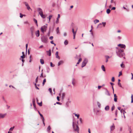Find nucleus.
<instances>
[{
    "label": "nucleus",
    "mask_w": 133,
    "mask_h": 133,
    "mask_svg": "<svg viewBox=\"0 0 133 133\" xmlns=\"http://www.w3.org/2000/svg\"><path fill=\"white\" fill-rule=\"evenodd\" d=\"M115 78L114 77H112L111 79V81L112 82H114L115 81Z\"/></svg>",
    "instance_id": "nucleus-51"
},
{
    "label": "nucleus",
    "mask_w": 133,
    "mask_h": 133,
    "mask_svg": "<svg viewBox=\"0 0 133 133\" xmlns=\"http://www.w3.org/2000/svg\"><path fill=\"white\" fill-rule=\"evenodd\" d=\"M52 16L51 15H49V17L48 18L49 19V22H50L51 18L52 17Z\"/></svg>",
    "instance_id": "nucleus-42"
},
{
    "label": "nucleus",
    "mask_w": 133,
    "mask_h": 133,
    "mask_svg": "<svg viewBox=\"0 0 133 133\" xmlns=\"http://www.w3.org/2000/svg\"><path fill=\"white\" fill-rule=\"evenodd\" d=\"M110 11L111 10L109 9H107L106 10V12L108 14H109L110 13Z\"/></svg>",
    "instance_id": "nucleus-23"
},
{
    "label": "nucleus",
    "mask_w": 133,
    "mask_h": 133,
    "mask_svg": "<svg viewBox=\"0 0 133 133\" xmlns=\"http://www.w3.org/2000/svg\"><path fill=\"white\" fill-rule=\"evenodd\" d=\"M50 66L51 67H54L55 66V65L53 64L52 62L50 63Z\"/></svg>",
    "instance_id": "nucleus-47"
},
{
    "label": "nucleus",
    "mask_w": 133,
    "mask_h": 133,
    "mask_svg": "<svg viewBox=\"0 0 133 133\" xmlns=\"http://www.w3.org/2000/svg\"><path fill=\"white\" fill-rule=\"evenodd\" d=\"M109 109V105L106 106L105 108V111H108Z\"/></svg>",
    "instance_id": "nucleus-18"
},
{
    "label": "nucleus",
    "mask_w": 133,
    "mask_h": 133,
    "mask_svg": "<svg viewBox=\"0 0 133 133\" xmlns=\"http://www.w3.org/2000/svg\"><path fill=\"white\" fill-rule=\"evenodd\" d=\"M117 111H118V110H116V111L115 113V114L116 115L115 116H116V117L117 116Z\"/></svg>",
    "instance_id": "nucleus-56"
},
{
    "label": "nucleus",
    "mask_w": 133,
    "mask_h": 133,
    "mask_svg": "<svg viewBox=\"0 0 133 133\" xmlns=\"http://www.w3.org/2000/svg\"><path fill=\"white\" fill-rule=\"evenodd\" d=\"M68 41L66 40H65L64 42V44L65 45H67L68 44Z\"/></svg>",
    "instance_id": "nucleus-35"
},
{
    "label": "nucleus",
    "mask_w": 133,
    "mask_h": 133,
    "mask_svg": "<svg viewBox=\"0 0 133 133\" xmlns=\"http://www.w3.org/2000/svg\"><path fill=\"white\" fill-rule=\"evenodd\" d=\"M38 104L40 106H42V102H41L40 103H38Z\"/></svg>",
    "instance_id": "nucleus-44"
},
{
    "label": "nucleus",
    "mask_w": 133,
    "mask_h": 133,
    "mask_svg": "<svg viewBox=\"0 0 133 133\" xmlns=\"http://www.w3.org/2000/svg\"><path fill=\"white\" fill-rule=\"evenodd\" d=\"M32 103L33 104H35V100L34 98H33L32 99Z\"/></svg>",
    "instance_id": "nucleus-58"
},
{
    "label": "nucleus",
    "mask_w": 133,
    "mask_h": 133,
    "mask_svg": "<svg viewBox=\"0 0 133 133\" xmlns=\"http://www.w3.org/2000/svg\"><path fill=\"white\" fill-rule=\"evenodd\" d=\"M55 55L56 56V57L57 58H58V59H60V57L58 56V51H57L55 54Z\"/></svg>",
    "instance_id": "nucleus-16"
},
{
    "label": "nucleus",
    "mask_w": 133,
    "mask_h": 133,
    "mask_svg": "<svg viewBox=\"0 0 133 133\" xmlns=\"http://www.w3.org/2000/svg\"><path fill=\"white\" fill-rule=\"evenodd\" d=\"M118 86H119L120 87H122V86L121 85V83H120V82H118Z\"/></svg>",
    "instance_id": "nucleus-46"
},
{
    "label": "nucleus",
    "mask_w": 133,
    "mask_h": 133,
    "mask_svg": "<svg viewBox=\"0 0 133 133\" xmlns=\"http://www.w3.org/2000/svg\"><path fill=\"white\" fill-rule=\"evenodd\" d=\"M40 15L41 16V17L43 19L45 18L46 17L45 15H44L43 14V13L41 14Z\"/></svg>",
    "instance_id": "nucleus-21"
},
{
    "label": "nucleus",
    "mask_w": 133,
    "mask_h": 133,
    "mask_svg": "<svg viewBox=\"0 0 133 133\" xmlns=\"http://www.w3.org/2000/svg\"><path fill=\"white\" fill-rule=\"evenodd\" d=\"M47 54L49 56H50L51 55V49H49V51H46Z\"/></svg>",
    "instance_id": "nucleus-11"
},
{
    "label": "nucleus",
    "mask_w": 133,
    "mask_h": 133,
    "mask_svg": "<svg viewBox=\"0 0 133 133\" xmlns=\"http://www.w3.org/2000/svg\"><path fill=\"white\" fill-rule=\"evenodd\" d=\"M30 31L31 34L32 38L34 37V34L35 32V28L34 26H32L30 28Z\"/></svg>",
    "instance_id": "nucleus-4"
},
{
    "label": "nucleus",
    "mask_w": 133,
    "mask_h": 133,
    "mask_svg": "<svg viewBox=\"0 0 133 133\" xmlns=\"http://www.w3.org/2000/svg\"><path fill=\"white\" fill-rule=\"evenodd\" d=\"M35 35L37 37H38L39 36L40 33L39 30H38L37 32H36Z\"/></svg>",
    "instance_id": "nucleus-13"
},
{
    "label": "nucleus",
    "mask_w": 133,
    "mask_h": 133,
    "mask_svg": "<svg viewBox=\"0 0 133 133\" xmlns=\"http://www.w3.org/2000/svg\"><path fill=\"white\" fill-rule=\"evenodd\" d=\"M72 31L73 34H76V31L75 32L74 31V29L73 28H72Z\"/></svg>",
    "instance_id": "nucleus-43"
},
{
    "label": "nucleus",
    "mask_w": 133,
    "mask_h": 133,
    "mask_svg": "<svg viewBox=\"0 0 133 133\" xmlns=\"http://www.w3.org/2000/svg\"><path fill=\"white\" fill-rule=\"evenodd\" d=\"M120 112L121 113H123V115L125 113H126L125 111L123 109H121L120 110Z\"/></svg>",
    "instance_id": "nucleus-20"
},
{
    "label": "nucleus",
    "mask_w": 133,
    "mask_h": 133,
    "mask_svg": "<svg viewBox=\"0 0 133 133\" xmlns=\"http://www.w3.org/2000/svg\"><path fill=\"white\" fill-rule=\"evenodd\" d=\"M47 28V26L45 25L42 26L41 28V30L42 32L44 33V29L45 28Z\"/></svg>",
    "instance_id": "nucleus-7"
},
{
    "label": "nucleus",
    "mask_w": 133,
    "mask_h": 133,
    "mask_svg": "<svg viewBox=\"0 0 133 133\" xmlns=\"http://www.w3.org/2000/svg\"><path fill=\"white\" fill-rule=\"evenodd\" d=\"M128 130L129 132V133H131V132L132 130L130 127H129Z\"/></svg>",
    "instance_id": "nucleus-41"
},
{
    "label": "nucleus",
    "mask_w": 133,
    "mask_h": 133,
    "mask_svg": "<svg viewBox=\"0 0 133 133\" xmlns=\"http://www.w3.org/2000/svg\"><path fill=\"white\" fill-rule=\"evenodd\" d=\"M51 29V27H50L49 28V31L48 33V34H47L48 35V36H49L50 35V33Z\"/></svg>",
    "instance_id": "nucleus-28"
},
{
    "label": "nucleus",
    "mask_w": 133,
    "mask_h": 133,
    "mask_svg": "<svg viewBox=\"0 0 133 133\" xmlns=\"http://www.w3.org/2000/svg\"><path fill=\"white\" fill-rule=\"evenodd\" d=\"M102 24H103V26L104 27L106 25V23L105 22H102Z\"/></svg>",
    "instance_id": "nucleus-57"
},
{
    "label": "nucleus",
    "mask_w": 133,
    "mask_h": 133,
    "mask_svg": "<svg viewBox=\"0 0 133 133\" xmlns=\"http://www.w3.org/2000/svg\"><path fill=\"white\" fill-rule=\"evenodd\" d=\"M57 100L58 101H60L59 97L58 96H57Z\"/></svg>",
    "instance_id": "nucleus-64"
},
{
    "label": "nucleus",
    "mask_w": 133,
    "mask_h": 133,
    "mask_svg": "<svg viewBox=\"0 0 133 133\" xmlns=\"http://www.w3.org/2000/svg\"><path fill=\"white\" fill-rule=\"evenodd\" d=\"M82 59L81 58H80L78 62L77 63V64H79L80 62L82 61Z\"/></svg>",
    "instance_id": "nucleus-36"
},
{
    "label": "nucleus",
    "mask_w": 133,
    "mask_h": 133,
    "mask_svg": "<svg viewBox=\"0 0 133 133\" xmlns=\"http://www.w3.org/2000/svg\"><path fill=\"white\" fill-rule=\"evenodd\" d=\"M115 107L114 106V105L113 104L111 107V110L112 111H113L115 109Z\"/></svg>",
    "instance_id": "nucleus-39"
},
{
    "label": "nucleus",
    "mask_w": 133,
    "mask_h": 133,
    "mask_svg": "<svg viewBox=\"0 0 133 133\" xmlns=\"http://www.w3.org/2000/svg\"><path fill=\"white\" fill-rule=\"evenodd\" d=\"M121 66L122 68L124 67V65L123 62H122V63L121 64Z\"/></svg>",
    "instance_id": "nucleus-55"
},
{
    "label": "nucleus",
    "mask_w": 133,
    "mask_h": 133,
    "mask_svg": "<svg viewBox=\"0 0 133 133\" xmlns=\"http://www.w3.org/2000/svg\"><path fill=\"white\" fill-rule=\"evenodd\" d=\"M46 82V79L45 78H44L43 80V82L42 83V84H43V86L45 84Z\"/></svg>",
    "instance_id": "nucleus-37"
},
{
    "label": "nucleus",
    "mask_w": 133,
    "mask_h": 133,
    "mask_svg": "<svg viewBox=\"0 0 133 133\" xmlns=\"http://www.w3.org/2000/svg\"><path fill=\"white\" fill-rule=\"evenodd\" d=\"M6 114H2L1 113H0V118H4L5 116L6 115Z\"/></svg>",
    "instance_id": "nucleus-15"
},
{
    "label": "nucleus",
    "mask_w": 133,
    "mask_h": 133,
    "mask_svg": "<svg viewBox=\"0 0 133 133\" xmlns=\"http://www.w3.org/2000/svg\"><path fill=\"white\" fill-rule=\"evenodd\" d=\"M65 94L64 93H63L62 96V99H63L65 97Z\"/></svg>",
    "instance_id": "nucleus-25"
},
{
    "label": "nucleus",
    "mask_w": 133,
    "mask_h": 133,
    "mask_svg": "<svg viewBox=\"0 0 133 133\" xmlns=\"http://www.w3.org/2000/svg\"><path fill=\"white\" fill-rule=\"evenodd\" d=\"M38 114H39V115L40 116L42 117V119H43V118H44V117H43V115H42V114L40 113V112L38 110Z\"/></svg>",
    "instance_id": "nucleus-22"
},
{
    "label": "nucleus",
    "mask_w": 133,
    "mask_h": 133,
    "mask_svg": "<svg viewBox=\"0 0 133 133\" xmlns=\"http://www.w3.org/2000/svg\"><path fill=\"white\" fill-rule=\"evenodd\" d=\"M124 50L121 49H118L116 51V52L117 55L120 57H122L124 56Z\"/></svg>",
    "instance_id": "nucleus-1"
},
{
    "label": "nucleus",
    "mask_w": 133,
    "mask_h": 133,
    "mask_svg": "<svg viewBox=\"0 0 133 133\" xmlns=\"http://www.w3.org/2000/svg\"><path fill=\"white\" fill-rule=\"evenodd\" d=\"M70 102H67L66 103V107H68L69 105V103Z\"/></svg>",
    "instance_id": "nucleus-33"
},
{
    "label": "nucleus",
    "mask_w": 133,
    "mask_h": 133,
    "mask_svg": "<svg viewBox=\"0 0 133 133\" xmlns=\"http://www.w3.org/2000/svg\"><path fill=\"white\" fill-rule=\"evenodd\" d=\"M110 130L112 131L115 129V126L114 123L112 125L110 126Z\"/></svg>",
    "instance_id": "nucleus-14"
},
{
    "label": "nucleus",
    "mask_w": 133,
    "mask_h": 133,
    "mask_svg": "<svg viewBox=\"0 0 133 133\" xmlns=\"http://www.w3.org/2000/svg\"><path fill=\"white\" fill-rule=\"evenodd\" d=\"M28 46V44H26V52H27V51Z\"/></svg>",
    "instance_id": "nucleus-60"
},
{
    "label": "nucleus",
    "mask_w": 133,
    "mask_h": 133,
    "mask_svg": "<svg viewBox=\"0 0 133 133\" xmlns=\"http://www.w3.org/2000/svg\"><path fill=\"white\" fill-rule=\"evenodd\" d=\"M14 128H15L14 126H13V127L11 128H10V129H9V130L12 131L14 129Z\"/></svg>",
    "instance_id": "nucleus-48"
},
{
    "label": "nucleus",
    "mask_w": 133,
    "mask_h": 133,
    "mask_svg": "<svg viewBox=\"0 0 133 133\" xmlns=\"http://www.w3.org/2000/svg\"><path fill=\"white\" fill-rule=\"evenodd\" d=\"M79 119L80 121V122H81V123H82V118H79Z\"/></svg>",
    "instance_id": "nucleus-63"
},
{
    "label": "nucleus",
    "mask_w": 133,
    "mask_h": 133,
    "mask_svg": "<svg viewBox=\"0 0 133 133\" xmlns=\"http://www.w3.org/2000/svg\"><path fill=\"white\" fill-rule=\"evenodd\" d=\"M118 46L120 47V48H122L125 49L126 46L125 45L121 44H119L118 45Z\"/></svg>",
    "instance_id": "nucleus-9"
},
{
    "label": "nucleus",
    "mask_w": 133,
    "mask_h": 133,
    "mask_svg": "<svg viewBox=\"0 0 133 133\" xmlns=\"http://www.w3.org/2000/svg\"><path fill=\"white\" fill-rule=\"evenodd\" d=\"M37 11L38 12L39 15L43 13V10L42 9L40 8H37Z\"/></svg>",
    "instance_id": "nucleus-8"
},
{
    "label": "nucleus",
    "mask_w": 133,
    "mask_h": 133,
    "mask_svg": "<svg viewBox=\"0 0 133 133\" xmlns=\"http://www.w3.org/2000/svg\"><path fill=\"white\" fill-rule=\"evenodd\" d=\"M77 124H76V128L75 129V125H74V122H73V124H72V127L74 129V131H77L78 133H79V127H78V121L77 122Z\"/></svg>",
    "instance_id": "nucleus-3"
},
{
    "label": "nucleus",
    "mask_w": 133,
    "mask_h": 133,
    "mask_svg": "<svg viewBox=\"0 0 133 133\" xmlns=\"http://www.w3.org/2000/svg\"><path fill=\"white\" fill-rule=\"evenodd\" d=\"M101 68L102 70L104 71H105V67L103 65H102L101 66Z\"/></svg>",
    "instance_id": "nucleus-31"
},
{
    "label": "nucleus",
    "mask_w": 133,
    "mask_h": 133,
    "mask_svg": "<svg viewBox=\"0 0 133 133\" xmlns=\"http://www.w3.org/2000/svg\"><path fill=\"white\" fill-rule=\"evenodd\" d=\"M122 75V71H120L119 72V74L118 75V76L119 77L121 75Z\"/></svg>",
    "instance_id": "nucleus-59"
},
{
    "label": "nucleus",
    "mask_w": 133,
    "mask_h": 133,
    "mask_svg": "<svg viewBox=\"0 0 133 133\" xmlns=\"http://www.w3.org/2000/svg\"><path fill=\"white\" fill-rule=\"evenodd\" d=\"M40 77H43V73L42 72V73H41V75H40Z\"/></svg>",
    "instance_id": "nucleus-61"
},
{
    "label": "nucleus",
    "mask_w": 133,
    "mask_h": 133,
    "mask_svg": "<svg viewBox=\"0 0 133 133\" xmlns=\"http://www.w3.org/2000/svg\"><path fill=\"white\" fill-rule=\"evenodd\" d=\"M42 122H43V124H44V126L45 125V124L44 122V118L42 119Z\"/></svg>",
    "instance_id": "nucleus-53"
},
{
    "label": "nucleus",
    "mask_w": 133,
    "mask_h": 133,
    "mask_svg": "<svg viewBox=\"0 0 133 133\" xmlns=\"http://www.w3.org/2000/svg\"><path fill=\"white\" fill-rule=\"evenodd\" d=\"M33 20L36 24H37V21L36 19L35 18H34Z\"/></svg>",
    "instance_id": "nucleus-49"
},
{
    "label": "nucleus",
    "mask_w": 133,
    "mask_h": 133,
    "mask_svg": "<svg viewBox=\"0 0 133 133\" xmlns=\"http://www.w3.org/2000/svg\"><path fill=\"white\" fill-rule=\"evenodd\" d=\"M102 27V24L100 23L98 25L97 28H101Z\"/></svg>",
    "instance_id": "nucleus-32"
},
{
    "label": "nucleus",
    "mask_w": 133,
    "mask_h": 133,
    "mask_svg": "<svg viewBox=\"0 0 133 133\" xmlns=\"http://www.w3.org/2000/svg\"><path fill=\"white\" fill-rule=\"evenodd\" d=\"M114 101L115 102H117V96L116 95V94H114Z\"/></svg>",
    "instance_id": "nucleus-10"
},
{
    "label": "nucleus",
    "mask_w": 133,
    "mask_h": 133,
    "mask_svg": "<svg viewBox=\"0 0 133 133\" xmlns=\"http://www.w3.org/2000/svg\"><path fill=\"white\" fill-rule=\"evenodd\" d=\"M56 32L57 34H58L59 33V27H57L56 29Z\"/></svg>",
    "instance_id": "nucleus-19"
},
{
    "label": "nucleus",
    "mask_w": 133,
    "mask_h": 133,
    "mask_svg": "<svg viewBox=\"0 0 133 133\" xmlns=\"http://www.w3.org/2000/svg\"><path fill=\"white\" fill-rule=\"evenodd\" d=\"M75 80V79L74 78H73L72 80V84H73V85L74 86L75 84L74 83V81Z\"/></svg>",
    "instance_id": "nucleus-50"
},
{
    "label": "nucleus",
    "mask_w": 133,
    "mask_h": 133,
    "mask_svg": "<svg viewBox=\"0 0 133 133\" xmlns=\"http://www.w3.org/2000/svg\"><path fill=\"white\" fill-rule=\"evenodd\" d=\"M48 90L50 92V94H52V89L51 88H49L48 89Z\"/></svg>",
    "instance_id": "nucleus-38"
},
{
    "label": "nucleus",
    "mask_w": 133,
    "mask_h": 133,
    "mask_svg": "<svg viewBox=\"0 0 133 133\" xmlns=\"http://www.w3.org/2000/svg\"><path fill=\"white\" fill-rule=\"evenodd\" d=\"M106 58V60L105 62H107L108 61V59L110 57H109L108 56H105Z\"/></svg>",
    "instance_id": "nucleus-26"
},
{
    "label": "nucleus",
    "mask_w": 133,
    "mask_h": 133,
    "mask_svg": "<svg viewBox=\"0 0 133 133\" xmlns=\"http://www.w3.org/2000/svg\"><path fill=\"white\" fill-rule=\"evenodd\" d=\"M40 62L42 64H43L44 63V60L42 59H40Z\"/></svg>",
    "instance_id": "nucleus-30"
},
{
    "label": "nucleus",
    "mask_w": 133,
    "mask_h": 133,
    "mask_svg": "<svg viewBox=\"0 0 133 133\" xmlns=\"http://www.w3.org/2000/svg\"><path fill=\"white\" fill-rule=\"evenodd\" d=\"M21 58H20V60H21V58L23 59L25 57V55H23L21 56Z\"/></svg>",
    "instance_id": "nucleus-40"
},
{
    "label": "nucleus",
    "mask_w": 133,
    "mask_h": 133,
    "mask_svg": "<svg viewBox=\"0 0 133 133\" xmlns=\"http://www.w3.org/2000/svg\"><path fill=\"white\" fill-rule=\"evenodd\" d=\"M123 8L124 9L126 10L127 11H129V9L126 8L124 6H123Z\"/></svg>",
    "instance_id": "nucleus-54"
},
{
    "label": "nucleus",
    "mask_w": 133,
    "mask_h": 133,
    "mask_svg": "<svg viewBox=\"0 0 133 133\" xmlns=\"http://www.w3.org/2000/svg\"><path fill=\"white\" fill-rule=\"evenodd\" d=\"M24 3L25 4V6H26L27 9L29 10H30V9L31 10V8L29 5L28 3L26 2H24Z\"/></svg>",
    "instance_id": "nucleus-6"
},
{
    "label": "nucleus",
    "mask_w": 133,
    "mask_h": 133,
    "mask_svg": "<svg viewBox=\"0 0 133 133\" xmlns=\"http://www.w3.org/2000/svg\"><path fill=\"white\" fill-rule=\"evenodd\" d=\"M74 114L75 115V116L77 117V118L78 119L79 118V114H76L75 113H74Z\"/></svg>",
    "instance_id": "nucleus-27"
},
{
    "label": "nucleus",
    "mask_w": 133,
    "mask_h": 133,
    "mask_svg": "<svg viewBox=\"0 0 133 133\" xmlns=\"http://www.w3.org/2000/svg\"><path fill=\"white\" fill-rule=\"evenodd\" d=\"M63 63V61H61L58 62V66H59L61 65V64H62Z\"/></svg>",
    "instance_id": "nucleus-24"
},
{
    "label": "nucleus",
    "mask_w": 133,
    "mask_h": 133,
    "mask_svg": "<svg viewBox=\"0 0 133 133\" xmlns=\"http://www.w3.org/2000/svg\"><path fill=\"white\" fill-rule=\"evenodd\" d=\"M38 76H37L35 79V82L36 83H37L38 81Z\"/></svg>",
    "instance_id": "nucleus-52"
},
{
    "label": "nucleus",
    "mask_w": 133,
    "mask_h": 133,
    "mask_svg": "<svg viewBox=\"0 0 133 133\" xmlns=\"http://www.w3.org/2000/svg\"><path fill=\"white\" fill-rule=\"evenodd\" d=\"M41 41L42 42L46 43L48 42V38L46 36H43L41 37Z\"/></svg>",
    "instance_id": "nucleus-2"
},
{
    "label": "nucleus",
    "mask_w": 133,
    "mask_h": 133,
    "mask_svg": "<svg viewBox=\"0 0 133 133\" xmlns=\"http://www.w3.org/2000/svg\"><path fill=\"white\" fill-rule=\"evenodd\" d=\"M60 17V15L59 14H58V17L56 19V23L58 24L59 22V19Z\"/></svg>",
    "instance_id": "nucleus-12"
},
{
    "label": "nucleus",
    "mask_w": 133,
    "mask_h": 133,
    "mask_svg": "<svg viewBox=\"0 0 133 133\" xmlns=\"http://www.w3.org/2000/svg\"><path fill=\"white\" fill-rule=\"evenodd\" d=\"M51 127L50 126H49L47 128V131L48 132H50L51 129Z\"/></svg>",
    "instance_id": "nucleus-29"
},
{
    "label": "nucleus",
    "mask_w": 133,
    "mask_h": 133,
    "mask_svg": "<svg viewBox=\"0 0 133 133\" xmlns=\"http://www.w3.org/2000/svg\"><path fill=\"white\" fill-rule=\"evenodd\" d=\"M56 103L57 104H58L59 105H61L62 104V103H60L59 102H56Z\"/></svg>",
    "instance_id": "nucleus-62"
},
{
    "label": "nucleus",
    "mask_w": 133,
    "mask_h": 133,
    "mask_svg": "<svg viewBox=\"0 0 133 133\" xmlns=\"http://www.w3.org/2000/svg\"><path fill=\"white\" fill-rule=\"evenodd\" d=\"M88 62V59L86 58H85L82 63L81 67L82 68H83L85 66L87 63Z\"/></svg>",
    "instance_id": "nucleus-5"
},
{
    "label": "nucleus",
    "mask_w": 133,
    "mask_h": 133,
    "mask_svg": "<svg viewBox=\"0 0 133 133\" xmlns=\"http://www.w3.org/2000/svg\"><path fill=\"white\" fill-rule=\"evenodd\" d=\"M99 22V21L98 20L96 19L94 21V23L95 24H96V23Z\"/></svg>",
    "instance_id": "nucleus-34"
},
{
    "label": "nucleus",
    "mask_w": 133,
    "mask_h": 133,
    "mask_svg": "<svg viewBox=\"0 0 133 133\" xmlns=\"http://www.w3.org/2000/svg\"><path fill=\"white\" fill-rule=\"evenodd\" d=\"M20 17L21 18H22L23 17V16H25V15H22V14L21 13H20Z\"/></svg>",
    "instance_id": "nucleus-45"
},
{
    "label": "nucleus",
    "mask_w": 133,
    "mask_h": 133,
    "mask_svg": "<svg viewBox=\"0 0 133 133\" xmlns=\"http://www.w3.org/2000/svg\"><path fill=\"white\" fill-rule=\"evenodd\" d=\"M105 89L106 91L105 94L109 96H110V94L107 89L105 88Z\"/></svg>",
    "instance_id": "nucleus-17"
}]
</instances>
